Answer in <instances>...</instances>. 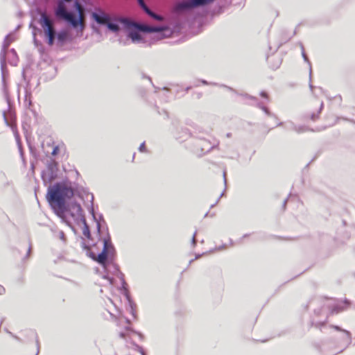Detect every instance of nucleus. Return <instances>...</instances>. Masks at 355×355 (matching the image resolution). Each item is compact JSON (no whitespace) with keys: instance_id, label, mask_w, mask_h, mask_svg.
I'll list each match as a JSON object with an SVG mask.
<instances>
[{"instance_id":"09e8293b","label":"nucleus","mask_w":355,"mask_h":355,"mask_svg":"<svg viewBox=\"0 0 355 355\" xmlns=\"http://www.w3.org/2000/svg\"><path fill=\"white\" fill-rule=\"evenodd\" d=\"M92 28L95 31L96 33H98V29L94 26L92 25Z\"/></svg>"},{"instance_id":"052dcab7","label":"nucleus","mask_w":355,"mask_h":355,"mask_svg":"<svg viewBox=\"0 0 355 355\" xmlns=\"http://www.w3.org/2000/svg\"><path fill=\"white\" fill-rule=\"evenodd\" d=\"M74 172H75V174H76V176L79 175V173H78V171L77 170H75Z\"/></svg>"},{"instance_id":"58836bf2","label":"nucleus","mask_w":355,"mask_h":355,"mask_svg":"<svg viewBox=\"0 0 355 355\" xmlns=\"http://www.w3.org/2000/svg\"><path fill=\"white\" fill-rule=\"evenodd\" d=\"M203 254H196L194 259H191V260L189 261V264L190 265L195 259H198L200 258Z\"/></svg>"},{"instance_id":"37998d69","label":"nucleus","mask_w":355,"mask_h":355,"mask_svg":"<svg viewBox=\"0 0 355 355\" xmlns=\"http://www.w3.org/2000/svg\"><path fill=\"white\" fill-rule=\"evenodd\" d=\"M309 88H310L311 91L313 92V90L314 89V86L311 83V78H309Z\"/></svg>"},{"instance_id":"864d4df0","label":"nucleus","mask_w":355,"mask_h":355,"mask_svg":"<svg viewBox=\"0 0 355 355\" xmlns=\"http://www.w3.org/2000/svg\"><path fill=\"white\" fill-rule=\"evenodd\" d=\"M72 0H60L61 1V3H69V2H71Z\"/></svg>"},{"instance_id":"f3484780","label":"nucleus","mask_w":355,"mask_h":355,"mask_svg":"<svg viewBox=\"0 0 355 355\" xmlns=\"http://www.w3.org/2000/svg\"><path fill=\"white\" fill-rule=\"evenodd\" d=\"M200 82L202 84L205 85H214V86L219 85L221 87L226 88L229 91H231V92H234L236 94H238L237 92L234 89H233L232 87H229L227 85H218L217 83H213V82H210L209 83V82H207L206 80H204V79L200 80Z\"/></svg>"},{"instance_id":"3c124183","label":"nucleus","mask_w":355,"mask_h":355,"mask_svg":"<svg viewBox=\"0 0 355 355\" xmlns=\"http://www.w3.org/2000/svg\"><path fill=\"white\" fill-rule=\"evenodd\" d=\"M143 78H147L150 82V83H153L152 80H151V78L150 77H148V76H147L146 75H143Z\"/></svg>"},{"instance_id":"39448f33","label":"nucleus","mask_w":355,"mask_h":355,"mask_svg":"<svg viewBox=\"0 0 355 355\" xmlns=\"http://www.w3.org/2000/svg\"><path fill=\"white\" fill-rule=\"evenodd\" d=\"M58 163L54 159L50 158L47 160L46 169L43 170L41 177L44 182L51 183L58 178Z\"/></svg>"},{"instance_id":"c756f323","label":"nucleus","mask_w":355,"mask_h":355,"mask_svg":"<svg viewBox=\"0 0 355 355\" xmlns=\"http://www.w3.org/2000/svg\"><path fill=\"white\" fill-rule=\"evenodd\" d=\"M343 310L342 308H340V306H335L332 310H331V313H339L340 311H341Z\"/></svg>"},{"instance_id":"4468645a","label":"nucleus","mask_w":355,"mask_h":355,"mask_svg":"<svg viewBox=\"0 0 355 355\" xmlns=\"http://www.w3.org/2000/svg\"><path fill=\"white\" fill-rule=\"evenodd\" d=\"M331 327L334 329L336 331H340L343 334L342 339L343 342L346 344V347L352 343V336L351 334L349 331L342 329L338 325H331Z\"/></svg>"},{"instance_id":"72a5a7b5","label":"nucleus","mask_w":355,"mask_h":355,"mask_svg":"<svg viewBox=\"0 0 355 355\" xmlns=\"http://www.w3.org/2000/svg\"><path fill=\"white\" fill-rule=\"evenodd\" d=\"M139 150L141 153H144V152H146V145H145V142H143L140 144L139 147Z\"/></svg>"},{"instance_id":"c85d7f7f","label":"nucleus","mask_w":355,"mask_h":355,"mask_svg":"<svg viewBox=\"0 0 355 355\" xmlns=\"http://www.w3.org/2000/svg\"><path fill=\"white\" fill-rule=\"evenodd\" d=\"M326 322H327L326 320H324V322H316V323L312 322L311 325L315 326L316 328L320 329L322 327L325 325Z\"/></svg>"},{"instance_id":"5701e85b","label":"nucleus","mask_w":355,"mask_h":355,"mask_svg":"<svg viewBox=\"0 0 355 355\" xmlns=\"http://www.w3.org/2000/svg\"><path fill=\"white\" fill-rule=\"evenodd\" d=\"M323 107H324V103H323V102H322L320 103V108H319L318 111L316 113L313 112L310 115V119L313 121H316L319 118V115H320L321 111L322 110Z\"/></svg>"},{"instance_id":"e2e57ef3","label":"nucleus","mask_w":355,"mask_h":355,"mask_svg":"<svg viewBox=\"0 0 355 355\" xmlns=\"http://www.w3.org/2000/svg\"><path fill=\"white\" fill-rule=\"evenodd\" d=\"M3 116H4V119H5L6 122L7 123V119H6V116L5 113H3Z\"/></svg>"},{"instance_id":"a19ab883","label":"nucleus","mask_w":355,"mask_h":355,"mask_svg":"<svg viewBox=\"0 0 355 355\" xmlns=\"http://www.w3.org/2000/svg\"><path fill=\"white\" fill-rule=\"evenodd\" d=\"M137 347L139 349V352L141 353V355H146L145 352H144V350L142 347L137 346Z\"/></svg>"},{"instance_id":"aec40b11","label":"nucleus","mask_w":355,"mask_h":355,"mask_svg":"<svg viewBox=\"0 0 355 355\" xmlns=\"http://www.w3.org/2000/svg\"><path fill=\"white\" fill-rule=\"evenodd\" d=\"M83 225V233L85 236H86L88 239L91 238V232L89 230V227L87 223L85 218H82V221H80Z\"/></svg>"},{"instance_id":"c03bdc74","label":"nucleus","mask_w":355,"mask_h":355,"mask_svg":"<svg viewBox=\"0 0 355 355\" xmlns=\"http://www.w3.org/2000/svg\"><path fill=\"white\" fill-rule=\"evenodd\" d=\"M31 251V244L29 243L28 250V252L26 254V257H28L30 255Z\"/></svg>"},{"instance_id":"603ef678","label":"nucleus","mask_w":355,"mask_h":355,"mask_svg":"<svg viewBox=\"0 0 355 355\" xmlns=\"http://www.w3.org/2000/svg\"><path fill=\"white\" fill-rule=\"evenodd\" d=\"M72 0H60L61 1V3H69V2H71Z\"/></svg>"},{"instance_id":"bb28decb","label":"nucleus","mask_w":355,"mask_h":355,"mask_svg":"<svg viewBox=\"0 0 355 355\" xmlns=\"http://www.w3.org/2000/svg\"><path fill=\"white\" fill-rule=\"evenodd\" d=\"M29 27L31 28H32V30H33V33H33V38L35 39V40H36V31H40V30L38 29V28L36 26H35L33 24V22H31V24H29Z\"/></svg>"},{"instance_id":"338daca9","label":"nucleus","mask_w":355,"mask_h":355,"mask_svg":"<svg viewBox=\"0 0 355 355\" xmlns=\"http://www.w3.org/2000/svg\"><path fill=\"white\" fill-rule=\"evenodd\" d=\"M207 216H208V212H207V213L205 214L204 217L205 218V217H207Z\"/></svg>"},{"instance_id":"ddd939ff","label":"nucleus","mask_w":355,"mask_h":355,"mask_svg":"<svg viewBox=\"0 0 355 355\" xmlns=\"http://www.w3.org/2000/svg\"><path fill=\"white\" fill-rule=\"evenodd\" d=\"M138 5L139 7L146 13L149 17L151 18L156 19V20H161L162 17L161 15L154 12L153 10H151L148 6L145 3L144 0H137Z\"/></svg>"},{"instance_id":"c9c22d12","label":"nucleus","mask_w":355,"mask_h":355,"mask_svg":"<svg viewBox=\"0 0 355 355\" xmlns=\"http://www.w3.org/2000/svg\"><path fill=\"white\" fill-rule=\"evenodd\" d=\"M224 193H225V191H223L221 193V194H220V196L218 198V199H217V200L216 201V202H215V203H214V204H212V205H211V207H210L211 208H213V207H214V206H215V205H216L219 202V200H220V198H221L222 196H223Z\"/></svg>"},{"instance_id":"680f3d73","label":"nucleus","mask_w":355,"mask_h":355,"mask_svg":"<svg viewBox=\"0 0 355 355\" xmlns=\"http://www.w3.org/2000/svg\"><path fill=\"white\" fill-rule=\"evenodd\" d=\"M249 235L250 234H245L243 235V238H246V237L249 236Z\"/></svg>"},{"instance_id":"e433bc0d","label":"nucleus","mask_w":355,"mask_h":355,"mask_svg":"<svg viewBox=\"0 0 355 355\" xmlns=\"http://www.w3.org/2000/svg\"><path fill=\"white\" fill-rule=\"evenodd\" d=\"M6 332H7L8 334H10L12 337H13L15 339H16V340H21V339H20L18 336H17L14 335L12 332L9 331L8 329H6Z\"/></svg>"},{"instance_id":"a211bd4d","label":"nucleus","mask_w":355,"mask_h":355,"mask_svg":"<svg viewBox=\"0 0 355 355\" xmlns=\"http://www.w3.org/2000/svg\"><path fill=\"white\" fill-rule=\"evenodd\" d=\"M32 100H31V93L26 90L25 92V98H24V107L27 109L32 110Z\"/></svg>"},{"instance_id":"1a4fd4ad","label":"nucleus","mask_w":355,"mask_h":355,"mask_svg":"<svg viewBox=\"0 0 355 355\" xmlns=\"http://www.w3.org/2000/svg\"><path fill=\"white\" fill-rule=\"evenodd\" d=\"M91 206L89 209V213L92 216V218L94 220L96 223V229H97V233L101 237V233L103 232V230L101 229L102 225L104 224L106 225L105 220H104L103 216L102 214H100L98 218L96 217L94 209V196L92 193H91Z\"/></svg>"},{"instance_id":"a18cd8bd","label":"nucleus","mask_w":355,"mask_h":355,"mask_svg":"<svg viewBox=\"0 0 355 355\" xmlns=\"http://www.w3.org/2000/svg\"><path fill=\"white\" fill-rule=\"evenodd\" d=\"M223 180H224L225 184L226 185L227 179H226V172L225 171L223 172Z\"/></svg>"},{"instance_id":"a878e982","label":"nucleus","mask_w":355,"mask_h":355,"mask_svg":"<svg viewBox=\"0 0 355 355\" xmlns=\"http://www.w3.org/2000/svg\"><path fill=\"white\" fill-rule=\"evenodd\" d=\"M29 150L31 155L34 157L35 160H37L39 157V155L36 148L33 146H29Z\"/></svg>"},{"instance_id":"49530a36","label":"nucleus","mask_w":355,"mask_h":355,"mask_svg":"<svg viewBox=\"0 0 355 355\" xmlns=\"http://www.w3.org/2000/svg\"><path fill=\"white\" fill-rule=\"evenodd\" d=\"M244 96H245L246 98H250V99H254L255 98L254 97H253V96H250V95H249L248 94H244Z\"/></svg>"},{"instance_id":"9b49d317","label":"nucleus","mask_w":355,"mask_h":355,"mask_svg":"<svg viewBox=\"0 0 355 355\" xmlns=\"http://www.w3.org/2000/svg\"><path fill=\"white\" fill-rule=\"evenodd\" d=\"M121 288L123 290V294L125 296L127 300L128 301L130 308V313L133 315V317L135 318H136V311H135L136 304L132 302V300L131 299L130 295L129 293V291L128 289V285H127L126 282L124 284L121 283Z\"/></svg>"},{"instance_id":"4d7b16f0","label":"nucleus","mask_w":355,"mask_h":355,"mask_svg":"<svg viewBox=\"0 0 355 355\" xmlns=\"http://www.w3.org/2000/svg\"><path fill=\"white\" fill-rule=\"evenodd\" d=\"M226 137H227V138H230V137H232V133H231V132H228V133H227V134H226Z\"/></svg>"},{"instance_id":"0eeeda50","label":"nucleus","mask_w":355,"mask_h":355,"mask_svg":"<svg viewBox=\"0 0 355 355\" xmlns=\"http://www.w3.org/2000/svg\"><path fill=\"white\" fill-rule=\"evenodd\" d=\"M13 39L11 37L10 35L8 34L6 36L4 41L2 44V49L0 53V63H1V77H2V83L4 88L6 89V78L5 74L6 71V51L8 49L10 44L12 42Z\"/></svg>"},{"instance_id":"423d86ee","label":"nucleus","mask_w":355,"mask_h":355,"mask_svg":"<svg viewBox=\"0 0 355 355\" xmlns=\"http://www.w3.org/2000/svg\"><path fill=\"white\" fill-rule=\"evenodd\" d=\"M116 257H113L112 261L110 260H105L103 263H99L103 268L104 274L102 277L107 279L110 285H113L114 279L109 276V274L112 275L117 274L120 271L119 266L115 262Z\"/></svg>"},{"instance_id":"774afa93","label":"nucleus","mask_w":355,"mask_h":355,"mask_svg":"<svg viewBox=\"0 0 355 355\" xmlns=\"http://www.w3.org/2000/svg\"><path fill=\"white\" fill-rule=\"evenodd\" d=\"M33 40H34L35 44H37V40H35V39H34V38H33Z\"/></svg>"},{"instance_id":"7c9ffc66","label":"nucleus","mask_w":355,"mask_h":355,"mask_svg":"<svg viewBox=\"0 0 355 355\" xmlns=\"http://www.w3.org/2000/svg\"><path fill=\"white\" fill-rule=\"evenodd\" d=\"M58 236H59L60 239H61L63 242L66 241L65 234L63 231H60L58 232Z\"/></svg>"},{"instance_id":"9d476101","label":"nucleus","mask_w":355,"mask_h":355,"mask_svg":"<svg viewBox=\"0 0 355 355\" xmlns=\"http://www.w3.org/2000/svg\"><path fill=\"white\" fill-rule=\"evenodd\" d=\"M98 11H94L92 13V19L96 21L98 25L105 26L107 23L110 21L111 17L109 15L105 13L100 8L97 9Z\"/></svg>"},{"instance_id":"0e129e2a","label":"nucleus","mask_w":355,"mask_h":355,"mask_svg":"<svg viewBox=\"0 0 355 355\" xmlns=\"http://www.w3.org/2000/svg\"><path fill=\"white\" fill-rule=\"evenodd\" d=\"M0 288H1L3 291H5V288H4L3 287L1 286H0Z\"/></svg>"},{"instance_id":"13d9d810","label":"nucleus","mask_w":355,"mask_h":355,"mask_svg":"<svg viewBox=\"0 0 355 355\" xmlns=\"http://www.w3.org/2000/svg\"><path fill=\"white\" fill-rule=\"evenodd\" d=\"M31 168L33 170L34 169V163L31 161Z\"/></svg>"},{"instance_id":"5fc2aeb1","label":"nucleus","mask_w":355,"mask_h":355,"mask_svg":"<svg viewBox=\"0 0 355 355\" xmlns=\"http://www.w3.org/2000/svg\"><path fill=\"white\" fill-rule=\"evenodd\" d=\"M344 303H345L346 305H347V306H349V305L350 304V302H349V300H347V299H345V300Z\"/></svg>"},{"instance_id":"cd10ccee","label":"nucleus","mask_w":355,"mask_h":355,"mask_svg":"<svg viewBox=\"0 0 355 355\" xmlns=\"http://www.w3.org/2000/svg\"><path fill=\"white\" fill-rule=\"evenodd\" d=\"M115 275H116L119 278L122 284H125L124 275L121 272V270L118 272L117 274H115Z\"/></svg>"},{"instance_id":"2f4dec72","label":"nucleus","mask_w":355,"mask_h":355,"mask_svg":"<svg viewBox=\"0 0 355 355\" xmlns=\"http://www.w3.org/2000/svg\"><path fill=\"white\" fill-rule=\"evenodd\" d=\"M196 234H197V232L196 231L192 236V239H191V245H193V247H195L196 245V242H197V240L196 239Z\"/></svg>"},{"instance_id":"b1692460","label":"nucleus","mask_w":355,"mask_h":355,"mask_svg":"<svg viewBox=\"0 0 355 355\" xmlns=\"http://www.w3.org/2000/svg\"><path fill=\"white\" fill-rule=\"evenodd\" d=\"M257 107L261 109L268 116H273V114L270 112L268 108L264 106L261 103H258Z\"/></svg>"},{"instance_id":"6e6552de","label":"nucleus","mask_w":355,"mask_h":355,"mask_svg":"<svg viewBox=\"0 0 355 355\" xmlns=\"http://www.w3.org/2000/svg\"><path fill=\"white\" fill-rule=\"evenodd\" d=\"M214 1L215 0H186L180 3L179 8L182 10L190 12L194 8L205 7Z\"/></svg>"},{"instance_id":"f704fd0d","label":"nucleus","mask_w":355,"mask_h":355,"mask_svg":"<svg viewBox=\"0 0 355 355\" xmlns=\"http://www.w3.org/2000/svg\"><path fill=\"white\" fill-rule=\"evenodd\" d=\"M58 152H59V147H58V146H55L53 148V150L51 152V155L53 156H55V155H58Z\"/></svg>"},{"instance_id":"f257e3e1","label":"nucleus","mask_w":355,"mask_h":355,"mask_svg":"<svg viewBox=\"0 0 355 355\" xmlns=\"http://www.w3.org/2000/svg\"><path fill=\"white\" fill-rule=\"evenodd\" d=\"M76 194L80 196L79 191L62 181L49 186L46 195V200L55 214L69 225V223L66 221V212L70 211L71 216L77 223L82 221V218H85L80 203L73 202L70 205L67 204V200Z\"/></svg>"},{"instance_id":"412c9836","label":"nucleus","mask_w":355,"mask_h":355,"mask_svg":"<svg viewBox=\"0 0 355 355\" xmlns=\"http://www.w3.org/2000/svg\"><path fill=\"white\" fill-rule=\"evenodd\" d=\"M84 248L87 250V255L99 264L100 261L97 258V254L95 252H92L90 248L88 246L85 245Z\"/></svg>"},{"instance_id":"de8ad7c7","label":"nucleus","mask_w":355,"mask_h":355,"mask_svg":"<svg viewBox=\"0 0 355 355\" xmlns=\"http://www.w3.org/2000/svg\"><path fill=\"white\" fill-rule=\"evenodd\" d=\"M119 336L121 338H125V334L124 332H120Z\"/></svg>"},{"instance_id":"8fccbe9b","label":"nucleus","mask_w":355,"mask_h":355,"mask_svg":"<svg viewBox=\"0 0 355 355\" xmlns=\"http://www.w3.org/2000/svg\"><path fill=\"white\" fill-rule=\"evenodd\" d=\"M300 49H301L302 52L304 51V47L302 43L300 42Z\"/></svg>"},{"instance_id":"dca6fc26","label":"nucleus","mask_w":355,"mask_h":355,"mask_svg":"<svg viewBox=\"0 0 355 355\" xmlns=\"http://www.w3.org/2000/svg\"><path fill=\"white\" fill-rule=\"evenodd\" d=\"M119 17H118V18L116 19V21H109L107 23V24L105 25V26H106V27H107L110 31H111L112 32L117 33V32H119V31L120 28H119V24H118V22H119V21H118V19H119Z\"/></svg>"},{"instance_id":"393cba45","label":"nucleus","mask_w":355,"mask_h":355,"mask_svg":"<svg viewBox=\"0 0 355 355\" xmlns=\"http://www.w3.org/2000/svg\"><path fill=\"white\" fill-rule=\"evenodd\" d=\"M302 56L304 60V62H307L309 67V71H310V76L312 75V69H311V62L309 60V58L307 55L306 54L305 51L302 52Z\"/></svg>"},{"instance_id":"ea45409f","label":"nucleus","mask_w":355,"mask_h":355,"mask_svg":"<svg viewBox=\"0 0 355 355\" xmlns=\"http://www.w3.org/2000/svg\"><path fill=\"white\" fill-rule=\"evenodd\" d=\"M288 197L287 198H286L284 202H283V204H282V208H283V210H285L286 209V204H287V202H288Z\"/></svg>"},{"instance_id":"f8f14e48","label":"nucleus","mask_w":355,"mask_h":355,"mask_svg":"<svg viewBox=\"0 0 355 355\" xmlns=\"http://www.w3.org/2000/svg\"><path fill=\"white\" fill-rule=\"evenodd\" d=\"M55 36L58 44L63 45L67 41L71 40V34L67 29H62L59 32H55Z\"/></svg>"},{"instance_id":"f03ea898","label":"nucleus","mask_w":355,"mask_h":355,"mask_svg":"<svg viewBox=\"0 0 355 355\" xmlns=\"http://www.w3.org/2000/svg\"><path fill=\"white\" fill-rule=\"evenodd\" d=\"M118 21L123 26V28L128 32V37L131 39L133 43L144 42L139 32L155 33L157 40L170 37L173 33V31L166 25L149 26L135 22L126 17H119Z\"/></svg>"},{"instance_id":"473e14b6","label":"nucleus","mask_w":355,"mask_h":355,"mask_svg":"<svg viewBox=\"0 0 355 355\" xmlns=\"http://www.w3.org/2000/svg\"><path fill=\"white\" fill-rule=\"evenodd\" d=\"M31 332L32 333L33 335L35 336V337L36 338V344H37V352L35 355H37L39 354V347H39V340L37 339V334L35 332H34L33 331H31Z\"/></svg>"},{"instance_id":"6e6d98bb","label":"nucleus","mask_w":355,"mask_h":355,"mask_svg":"<svg viewBox=\"0 0 355 355\" xmlns=\"http://www.w3.org/2000/svg\"><path fill=\"white\" fill-rule=\"evenodd\" d=\"M192 88L191 86H188L185 88V92H188Z\"/></svg>"},{"instance_id":"20e7f679","label":"nucleus","mask_w":355,"mask_h":355,"mask_svg":"<svg viewBox=\"0 0 355 355\" xmlns=\"http://www.w3.org/2000/svg\"><path fill=\"white\" fill-rule=\"evenodd\" d=\"M39 24L44 31L46 43L49 46H53L55 43V29L53 26L52 21L48 17L46 13L42 12L39 19Z\"/></svg>"},{"instance_id":"7ed1b4c3","label":"nucleus","mask_w":355,"mask_h":355,"mask_svg":"<svg viewBox=\"0 0 355 355\" xmlns=\"http://www.w3.org/2000/svg\"><path fill=\"white\" fill-rule=\"evenodd\" d=\"M107 237L103 239V247L101 252L97 254L99 263H103L105 260L112 261L114 257L116 256V249L112 243L111 237L108 233V228L105 227Z\"/></svg>"},{"instance_id":"2eb2a0df","label":"nucleus","mask_w":355,"mask_h":355,"mask_svg":"<svg viewBox=\"0 0 355 355\" xmlns=\"http://www.w3.org/2000/svg\"><path fill=\"white\" fill-rule=\"evenodd\" d=\"M177 139L180 141L187 140L190 137V132L187 128H180V130H177V132L175 133Z\"/></svg>"},{"instance_id":"4be33fe9","label":"nucleus","mask_w":355,"mask_h":355,"mask_svg":"<svg viewBox=\"0 0 355 355\" xmlns=\"http://www.w3.org/2000/svg\"><path fill=\"white\" fill-rule=\"evenodd\" d=\"M200 141L201 143L200 146H202V152H209L214 148V146H210V144H209V142H207V141L200 140Z\"/></svg>"},{"instance_id":"69168bd1","label":"nucleus","mask_w":355,"mask_h":355,"mask_svg":"<svg viewBox=\"0 0 355 355\" xmlns=\"http://www.w3.org/2000/svg\"><path fill=\"white\" fill-rule=\"evenodd\" d=\"M282 125V122H280V123H279L277 124V126H279V125Z\"/></svg>"},{"instance_id":"4c0bfd02","label":"nucleus","mask_w":355,"mask_h":355,"mask_svg":"<svg viewBox=\"0 0 355 355\" xmlns=\"http://www.w3.org/2000/svg\"><path fill=\"white\" fill-rule=\"evenodd\" d=\"M260 96H261V97L264 98L268 99V94H267L266 92H264V91L261 92V93H260Z\"/></svg>"},{"instance_id":"79ce46f5","label":"nucleus","mask_w":355,"mask_h":355,"mask_svg":"<svg viewBox=\"0 0 355 355\" xmlns=\"http://www.w3.org/2000/svg\"><path fill=\"white\" fill-rule=\"evenodd\" d=\"M226 248V245L225 244H223L220 246H218V248H216V250H222L223 249H225Z\"/></svg>"},{"instance_id":"bf43d9fd","label":"nucleus","mask_w":355,"mask_h":355,"mask_svg":"<svg viewBox=\"0 0 355 355\" xmlns=\"http://www.w3.org/2000/svg\"><path fill=\"white\" fill-rule=\"evenodd\" d=\"M10 51H11L12 53H13L15 55H16V51H15V50L14 49H12L10 50Z\"/></svg>"},{"instance_id":"6ab92c4d","label":"nucleus","mask_w":355,"mask_h":355,"mask_svg":"<svg viewBox=\"0 0 355 355\" xmlns=\"http://www.w3.org/2000/svg\"><path fill=\"white\" fill-rule=\"evenodd\" d=\"M291 129L296 132L297 133H302L309 130H311L306 125H297L292 122L291 123Z\"/></svg>"}]
</instances>
